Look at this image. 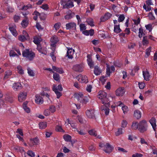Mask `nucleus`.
Masks as SVG:
<instances>
[{"label":"nucleus","mask_w":157,"mask_h":157,"mask_svg":"<svg viewBox=\"0 0 157 157\" xmlns=\"http://www.w3.org/2000/svg\"><path fill=\"white\" fill-rule=\"evenodd\" d=\"M39 126L40 129H44L47 127V123L46 122H41L39 123Z\"/></svg>","instance_id":"obj_33"},{"label":"nucleus","mask_w":157,"mask_h":157,"mask_svg":"<svg viewBox=\"0 0 157 157\" xmlns=\"http://www.w3.org/2000/svg\"><path fill=\"white\" fill-rule=\"evenodd\" d=\"M60 3L64 8L69 9L74 6L73 2L71 0H62Z\"/></svg>","instance_id":"obj_5"},{"label":"nucleus","mask_w":157,"mask_h":157,"mask_svg":"<svg viewBox=\"0 0 157 157\" xmlns=\"http://www.w3.org/2000/svg\"><path fill=\"white\" fill-rule=\"evenodd\" d=\"M27 154L31 157H34L35 156V153L31 150H29Z\"/></svg>","instance_id":"obj_57"},{"label":"nucleus","mask_w":157,"mask_h":157,"mask_svg":"<svg viewBox=\"0 0 157 157\" xmlns=\"http://www.w3.org/2000/svg\"><path fill=\"white\" fill-rule=\"evenodd\" d=\"M66 28L67 30L75 29L76 28V24L74 22H69L66 24Z\"/></svg>","instance_id":"obj_13"},{"label":"nucleus","mask_w":157,"mask_h":157,"mask_svg":"<svg viewBox=\"0 0 157 157\" xmlns=\"http://www.w3.org/2000/svg\"><path fill=\"white\" fill-rule=\"evenodd\" d=\"M27 102H25L23 103V107L24 110L27 113H29L30 112V109L26 106Z\"/></svg>","instance_id":"obj_35"},{"label":"nucleus","mask_w":157,"mask_h":157,"mask_svg":"<svg viewBox=\"0 0 157 157\" xmlns=\"http://www.w3.org/2000/svg\"><path fill=\"white\" fill-rule=\"evenodd\" d=\"M73 69L76 71L81 72L83 71V67L82 65L76 64L73 66Z\"/></svg>","instance_id":"obj_12"},{"label":"nucleus","mask_w":157,"mask_h":157,"mask_svg":"<svg viewBox=\"0 0 157 157\" xmlns=\"http://www.w3.org/2000/svg\"><path fill=\"white\" fill-rule=\"evenodd\" d=\"M56 131L58 132H64V131L62 129V127L60 126L57 125L56 128Z\"/></svg>","instance_id":"obj_59"},{"label":"nucleus","mask_w":157,"mask_h":157,"mask_svg":"<svg viewBox=\"0 0 157 157\" xmlns=\"http://www.w3.org/2000/svg\"><path fill=\"white\" fill-rule=\"evenodd\" d=\"M63 90V88L61 85H59L58 86L56 85H54L53 86L52 90L55 92H56L61 91Z\"/></svg>","instance_id":"obj_25"},{"label":"nucleus","mask_w":157,"mask_h":157,"mask_svg":"<svg viewBox=\"0 0 157 157\" xmlns=\"http://www.w3.org/2000/svg\"><path fill=\"white\" fill-rule=\"evenodd\" d=\"M149 19L150 20L153 21L155 19V17L152 13H149L147 16Z\"/></svg>","instance_id":"obj_47"},{"label":"nucleus","mask_w":157,"mask_h":157,"mask_svg":"<svg viewBox=\"0 0 157 157\" xmlns=\"http://www.w3.org/2000/svg\"><path fill=\"white\" fill-rule=\"evenodd\" d=\"M125 93L123 87H119L116 91V93L117 96H122Z\"/></svg>","instance_id":"obj_20"},{"label":"nucleus","mask_w":157,"mask_h":157,"mask_svg":"<svg viewBox=\"0 0 157 157\" xmlns=\"http://www.w3.org/2000/svg\"><path fill=\"white\" fill-rule=\"evenodd\" d=\"M151 49V47H149L148 48L146 49V54L147 55V56H148L150 55Z\"/></svg>","instance_id":"obj_64"},{"label":"nucleus","mask_w":157,"mask_h":157,"mask_svg":"<svg viewBox=\"0 0 157 157\" xmlns=\"http://www.w3.org/2000/svg\"><path fill=\"white\" fill-rule=\"evenodd\" d=\"M50 40V41L52 43L51 44V48L54 49L56 47V44L59 40L58 38L56 36L54 35L51 37Z\"/></svg>","instance_id":"obj_8"},{"label":"nucleus","mask_w":157,"mask_h":157,"mask_svg":"<svg viewBox=\"0 0 157 157\" xmlns=\"http://www.w3.org/2000/svg\"><path fill=\"white\" fill-rule=\"evenodd\" d=\"M76 79L79 82L81 83L88 82L87 77L85 75L82 76L81 75H79L76 77Z\"/></svg>","instance_id":"obj_10"},{"label":"nucleus","mask_w":157,"mask_h":157,"mask_svg":"<svg viewBox=\"0 0 157 157\" xmlns=\"http://www.w3.org/2000/svg\"><path fill=\"white\" fill-rule=\"evenodd\" d=\"M87 61L88 64L90 68H93L94 66V62L91 58V56L90 55H88L87 56Z\"/></svg>","instance_id":"obj_22"},{"label":"nucleus","mask_w":157,"mask_h":157,"mask_svg":"<svg viewBox=\"0 0 157 157\" xmlns=\"http://www.w3.org/2000/svg\"><path fill=\"white\" fill-rule=\"evenodd\" d=\"M139 35L138 36L140 38H141L143 36V35L144 34L143 33V30L142 28L140 27L139 29Z\"/></svg>","instance_id":"obj_46"},{"label":"nucleus","mask_w":157,"mask_h":157,"mask_svg":"<svg viewBox=\"0 0 157 157\" xmlns=\"http://www.w3.org/2000/svg\"><path fill=\"white\" fill-rule=\"evenodd\" d=\"M17 71L19 74L21 75L24 74V70L21 66L20 65L18 66L17 67Z\"/></svg>","instance_id":"obj_37"},{"label":"nucleus","mask_w":157,"mask_h":157,"mask_svg":"<svg viewBox=\"0 0 157 157\" xmlns=\"http://www.w3.org/2000/svg\"><path fill=\"white\" fill-rule=\"evenodd\" d=\"M52 52L50 53V56H51L52 60L54 61H55L56 60V57L55 56L56 52L55 51V48L54 49H51Z\"/></svg>","instance_id":"obj_29"},{"label":"nucleus","mask_w":157,"mask_h":157,"mask_svg":"<svg viewBox=\"0 0 157 157\" xmlns=\"http://www.w3.org/2000/svg\"><path fill=\"white\" fill-rule=\"evenodd\" d=\"M138 25H133L132 28V31L135 33H136L139 29Z\"/></svg>","instance_id":"obj_49"},{"label":"nucleus","mask_w":157,"mask_h":157,"mask_svg":"<svg viewBox=\"0 0 157 157\" xmlns=\"http://www.w3.org/2000/svg\"><path fill=\"white\" fill-rule=\"evenodd\" d=\"M101 72V70L99 67L97 66H95L94 67V73L96 75H99Z\"/></svg>","instance_id":"obj_31"},{"label":"nucleus","mask_w":157,"mask_h":157,"mask_svg":"<svg viewBox=\"0 0 157 157\" xmlns=\"http://www.w3.org/2000/svg\"><path fill=\"white\" fill-rule=\"evenodd\" d=\"M74 51V50L72 48H68L66 56L68 57V58L72 59L73 58Z\"/></svg>","instance_id":"obj_17"},{"label":"nucleus","mask_w":157,"mask_h":157,"mask_svg":"<svg viewBox=\"0 0 157 157\" xmlns=\"http://www.w3.org/2000/svg\"><path fill=\"white\" fill-rule=\"evenodd\" d=\"M28 24V21L27 20H24L22 21L21 23V25L23 27H26Z\"/></svg>","instance_id":"obj_50"},{"label":"nucleus","mask_w":157,"mask_h":157,"mask_svg":"<svg viewBox=\"0 0 157 157\" xmlns=\"http://www.w3.org/2000/svg\"><path fill=\"white\" fill-rule=\"evenodd\" d=\"M132 129L136 130L139 127V124H138L137 122H133L132 125Z\"/></svg>","instance_id":"obj_44"},{"label":"nucleus","mask_w":157,"mask_h":157,"mask_svg":"<svg viewBox=\"0 0 157 157\" xmlns=\"http://www.w3.org/2000/svg\"><path fill=\"white\" fill-rule=\"evenodd\" d=\"M41 40V38L40 37L36 36L34 38L33 42L35 44L38 45L40 44H39Z\"/></svg>","instance_id":"obj_32"},{"label":"nucleus","mask_w":157,"mask_h":157,"mask_svg":"<svg viewBox=\"0 0 157 157\" xmlns=\"http://www.w3.org/2000/svg\"><path fill=\"white\" fill-rule=\"evenodd\" d=\"M114 31L116 33H119L121 31V30L120 28L119 24L114 25Z\"/></svg>","instance_id":"obj_39"},{"label":"nucleus","mask_w":157,"mask_h":157,"mask_svg":"<svg viewBox=\"0 0 157 157\" xmlns=\"http://www.w3.org/2000/svg\"><path fill=\"white\" fill-rule=\"evenodd\" d=\"M147 124L146 121L143 120L140 122L139 124L138 130L141 132H144L147 130Z\"/></svg>","instance_id":"obj_6"},{"label":"nucleus","mask_w":157,"mask_h":157,"mask_svg":"<svg viewBox=\"0 0 157 157\" xmlns=\"http://www.w3.org/2000/svg\"><path fill=\"white\" fill-rule=\"evenodd\" d=\"M121 127L124 128L127 127L128 124L127 121L125 120H123L121 122Z\"/></svg>","instance_id":"obj_45"},{"label":"nucleus","mask_w":157,"mask_h":157,"mask_svg":"<svg viewBox=\"0 0 157 157\" xmlns=\"http://www.w3.org/2000/svg\"><path fill=\"white\" fill-rule=\"evenodd\" d=\"M12 75V72L11 71L8 70L5 72V74L4 76V78H8L9 76Z\"/></svg>","instance_id":"obj_43"},{"label":"nucleus","mask_w":157,"mask_h":157,"mask_svg":"<svg viewBox=\"0 0 157 157\" xmlns=\"http://www.w3.org/2000/svg\"><path fill=\"white\" fill-rule=\"evenodd\" d=\"M89 133L90 135L92 136H97V133L94 130H91L89 131Z\"/></svg>","instance_id":"obj_62"},{"label":"nucleus","mask_w":157,"mask_h":157,"mask_svg":"<svg viewBox=\"0 0 157 157\" xmlns=\"http://www.w3.org/2000/svg\"><path fill=\"white\" fill-rule=\"evenodd\" d=\"M28 73L29 76L31 77H33L35 75V74L33 71L29 67L27 68Z\"/></svg>","instance_id":"obj_41"},{"label":"nucleus","mask_w":157,"mask_h":157,"mask_svg":"<svg viewBox=\"0 0 157 157\" xmlns=\"http://www.w3.org/2000/svg\"><path fill=\"white\" fill-rule=\"evenodd\" d=\"M52 68L53 70L55 71L59 72L60 74H62L64 72L63 70L61 68L57 67L55 66H53L52 67Z\"/></svg>","instance_id":"obj_34"},{"label":"nucleus","mask_w":157,"mask_h":157,"mask_svg":"<svg viewBox=\"0 0 157 157\" xmlns=\"http://www.w3.org/2000/svg\"><path fill=\"white\" fill-rule=\"evenodd\" d=\"M135 46V43H130L127 45L128 48L130 49H133Z\"/></svg>","instance_id":"obj_55"},{"label":"nucleus","mask_w":157,"mask_h":157,"mask_svg":"<svg viewBox=\"0 0 157 157\" xmlns=\"http://www.w3.org/2000/svg\"><path fill=\"white\" fill-rule=\"evenodd\" d=\"M121 107L123 113L124 114L127 113L129 110L128 107L127 106L125 105L124 104L122 106H121Z\"/></svg>","instance_id":"obj_36"},{"label":"nucleus","mask_w":157,"mask_h":157,"mask_svg":"<svg viewBox=\"0 0 157 157\" xmlns=\"http://www.w3.org/2000/svg\"><path fill=\"white\" fill-rule=\"evenodd\" d=\"M94 111L93 109H90L87 110L86 114L87 117L89 118L94 119L95 118L94 114Z\"/></svg>","instance_id":"obj_11"},{"label":"nucleus","mask_w":157,"mask_h":157,"mask_svg":"<svg viewBox=\"0 0 157 157\" xmlns=\"http://www.w3.org/2000/svg\"><path fill=\"white\" fill-rule=\"evenodd\" d=\"M67 14L65 16L64 18L66 20H68L72 17L73 13H71V10H69L67 12Z\"/></svg>","instance_id":"obj_30"},{"label":"nucleus","mask_w":157,"mask_h":157,"mask_svg":"<svg viewBox=\"0 0 157 157\" xmlns=\"http://www.w3.org/2000/svg\"><path fill=\"white\" fill-rule=\"evenodd\" d=\"M99 146L107 153H110L113 149V147L109 143H106L105 144L103 143H100Z\"/></svg>","instance_id":"obj_4"},{"label":"nucleus","mask_w":157,"mask_h":157,"mask_svg":"<svg viewBox=\"0 0 157 157\" xmlns=\"http://www.w3.org/2000/svg\"><path fill=\"white\" fill-rule=\"evenodd\" d=\"M68 124H70L71 127L74 129V131H76L77 130V128H76V126L75 125V124L72 122H70L69 119H67L66 121H65V124L66 125H68Z\"/></svg>","instance_id":"obj_23"},{"label":"nucleus","mask_w":157,"mask_h":157,"mask_svg":"<svg viewBox=\"0 0 157 157\" xmlns=\"http://www.w3.org/2000/svg\"><path fill=\"white\" fill-rule=\"evenodd\" d=\"M63 138L66 141H70L71 140V136L69 135H64Z\"/></svg>","instance_id":"obj_51"},{"label":"nucleus","mask_w":157,"mask_h":157,"mask_svg":"<svg viewBox=\"0 0 157 157\" xmlns=\"http://www.w3.org/2000/svg\"><path fill=\"white\" fill-rule=\"evenodd\" d=\"M37 50L42 54H44L45 55L47 54L46 52V48L43 49L42 48L40 44L37 45Z\"/></svg>","instance_id":"obj_24"},{"label":"nucleus","mask_w":157,"mask_h":157,"mask_svg":"<svg viewBox=\"0 0 157 157\" xmlns=\"http://www.w3.org/2000/svg\"><path fill=\"white\" fill-rule=\"evenodd\" d=\"M39 143V140L38 139L36 138H34L33 139H30L29 144L31 147H33L34 145H36Z\"/></svg>","instance_id":"obj_15"},{"label":"nucleus","mask_w":157,"mask_h":157,"mask_svg":"<svg viewBox=\"0 0 157 157\" xmlns=\"http://www.w3.org/2000/svg\"><path fill=\"white\" fill-rule=\"evenodd\" d=\"M146 4L144 3L143 8L146 12L149 11L151 10L150 6L153 5L152 0H147L146 1Z\"/></svg>","instance_id":"obj_7"},{"label":"nucleus","mask_w":157,"mask_h":157,"mask_svg":"<svg viewBox=\"0 0 157 157\" xmlns=\"http://www.w3.org/2000/svg\"><path fill=\"white\" fill-rule=\"evenodd\" d=\"M60 26L61 23L60 22H58L55 24L54 27L56 30H57L60 28Z\"/></svg>","instance_id":"obj_61"},{"label":"nucleus","mask_w":157,"mask_h":157,"mask_svg":"<svg viewBox=\"0 0 157 157\" xmlns=\"http://www.w3.org/2000/svg\"><path fill=\"white\" fill-rule=\"evenodd\" d=\"M18 40L21 42L24 41L27 39L22 35H19L18 37Z\"/></svg>","instance_id":"obj_53"},{"label":"nucleus","mask_w":157,"mask_h":157,"mask_svg":"<svg viewBox=\"0 0 157 157\" xmlns=\"http://www.w3.org/2000/svg\"><path fill=\"white\" fill-rule=\"evenodd\" d=\"M27 94L25 92H20L18 95V100L19 102H22L25 100Z\"/></svg>","instance_id":"obj_9"},{"label":"nucleus","mask_w":157,"mask_h":157,"mask_svg":"<svg viewBox=\"0 0 157 157\" xmlns=\"http://www.w3.org/2000/svg\"><path fill=\"white\" fill-rule=\"evenodd\" d=\"M22 86L21 83L20 82L14 83L13 86L12 88L15 91H17L22 88Z\"/></svg>","instance_id":"obj_18"},{"label":"nucleus","mask_w":157,"mask_h":157,"mask_svg":"<svg viewBox=\"0 0 157 157\" xmlns=\"http://www.w3.org/2000/svg\"><path fill=\"white\" fill-rule=\"evenodd\" d=\"M125 19V17L123 14L120 15L118 19V21L119 22H121L123 21Z\"/></svg>","instance_id":"obj_52"},{"label":"nucleus","mask_w":157,"mask_h":157,"mask_svg":"<svg viewBox=\"0 0 157 157\" xmlns=\"http://www.w3.org/2000/svg\"><path fill=\"white\" fill-rule=\"evenodd\" d=\"M123 133V129L121 128H118L117 131L115 133V135L116 136H119Z\"/></svg>","instance_id":"obj_42"},{"label":"nucleus","mask_w":157,"mask_h":157,"mask_svg":"<svg viewBox=\"0 0 157 157\" xmlns=\"http://www.w3.org/2000/svg\"><path fill=\"white\" fill-rule=\"evenodd\" d=\"M53 73V78L56 81H59L60 78L59 75L56 73Z\"/></svg>","instance_id":"obj_48"},{"label":"nucleus","mask_w":157,"mask_h":157,"mask_svg":"<svg viewBox=\"0 0 157 157\" xmlns=\"http://www.w3.org/2000/svg\"><path fill=\"white\" fill-rule=\"evenodd\" d=\"M143 75L145 80L146 81H147L149 80V78L150 77V75H149L148 71H143Z\"/></svg>","instance_id":"obj_26"},{"label":"nucleus","mask_w":157,"mask_h":157,"mask_svg":"<svg viewBox=\"0 0 157 157\" xmlns=\"http://www.w3.org/2000/svg\"><path fill=\"white\" fill-rule=\"evenodd\" d=\"M40 8L45 10L47 11L49 9V6L48 4H44L41 6Z\"/></svg>","instance_id":"obj_58"},{"label":"nucleus","mask_w":157,"mask_h":157,"mask_svg":"<svg viewBox=\"0 0 157 157\" xmlns=\"http://www.w3.org/2000/svg\"><path fill=\"white\" fill-rule=\"evenodd\" d=\"M141 112L138 110H136L134 112V117L137 119H139L141 117Z\"/></svg>","instance_id":"obj_28"},{"label":"nucleus","mask_w":157,"mask_h":157,"mask_svg":"<svg viewBox=\"0 0 157 157\" xmlns=\"http://www.w3.org/2000/svg\"><path fill=\"white\" fill-rule=\"evenodd\" d=\"M109 106H108L106 105H104L102 106L101 107V110H104L105 112V114L106 115H108L109 113V109L108 107Z\"/></svg>","instance_id":"obj_19"},{"label":"nucleus","mask_w":157,"mask_h":157,"mask_svg":"<svg viewBox=\"0 0 157 157\" xmlns=\"http://www.w3.org/2000/svg\"><path fill=\"white\" fill-rule=\"evenodd\" d=\"M142 43L144 45H147L148 44L149 41L147 40V36H145L143 37Z\"/></svg>","instance_id":"obj_38"},{"label":"nucleus","mask_w":157,"mask_h":157,"mask_svg":"<svg viewBox=\"0 0 157 157\" xmlns=\"http://www.w3.org/2000/svg\"><path fill=\"white\" fill-rule=\"evenodd\" d=\"M145 27L146 29L149 30V32L151 31L152 29V25L151 24H149L145 25Z\"/></svg>","instance_id":"obj_60"},{"label":"nucleus","mask_w":157,"mask_h":157,"mask_svg":"<svg viewBox=\"0 0 157 157\" xmlns=\"http://www.w3.org/2000/svg\"><path fill=\"white\" fill-rule=\"evenodd\" d=\"M107 93L103 91H100L98 92V97L101 100V103L104 105H106L108 106L110 105V101L109 98H111L113 99V97L111 94H109L107 97Z\"/></svg>","instance_id":"obj_1"},{"label":"nucleus","mask_w":157,"mask_h":157,"mask_svg":"<svg viewBox=\"0 0 157 157\" xmlns=\"http://www.w3.org/2000/svg\"><path fill=\"white\" fill-rule=\"evenodd\" d=\"M23 57H25L30 60H32L35 57V54L31 51L26 49L24 50L22 53Z\"/></svg>","instance_id":"obj_3"},{"label":"nucleus","mask_w":157,"mask_h":157,"mask_svg":"<svg viewBox=\"0 0 157 157\" xmlns=\"http://www.w3.org/2000/svg\"><path fill=\"white\" fill-rule=\"evenodd\" d=\"M149 122L152 127L153 129L155 130L156 128V120L154 117H152L149 121Z\"/></svg>","instance_id":"obj_27"},{"label":"nucleus","mask_w":157,"mask_h":157,"mask_svg":"<svg viewBox=\"0 0 157 157\" xmlns=\"http://www.w3.org/2000/svg\"><path fill=\"white\" fill-rule=\"evenodd\" d=\"M35 102L38 104H42L44 102L43 98L40 95H36L35 96Z\"/></svg>","instance_id":"obj_16"},{"label":"nucleus","mask_w":157,"mask_h":157,"mask_svg":"<svg viewBox=\"0 0 157 157\" xmlns=\"http://www.w3.org/2000/svg\"><path fill=\"white\" fill-rule=\"evenodd\" d=\"M75 96L78 101L82 104H86L89 101V97L84 96L82 93L76 94H75Z\"/></svg>","instance_id":"obj_2"},{"label":"nucleus","mask_w":157,"mask_h":157,"mask_svg":"<svg viewBox=\"0 0 157 157\" xmlns=\"http://www.w3.org/2000/svg\"><path fill=\"white\" fill-rule=\"evenodd\" d=\"M49 109L50 111V113H53L56 111V108L54 106L51 105L49 108Z\"/></svg>","instance_id":"obj_56"},{"label":"nucleus","mask_w":157,"mask_h":157,"mask_svg":"<svg viewBox=\"0 0 157 157\" xmlns=\"http://www.w3.org/2000/svg\"><path fill=\"white\" fill-rule=\"evenodd\" d=\"M16 26L14 25L12 26H10L9 28L10 31L11 32L12 35L15 37L17 35V33L16 29Z\"/></svg>","instance_id":"obj_21"},{"label":"nucleus","mask_w":157,"mask_h":157,"mask_svg":"<svg viewBox=\"0 0 157 157\" xmlns=\"http://www.w3.org/2000/svg\"><path fill=\"white\" fill-rule=\"evenodd\" d=\"M86 22L88 24L91 26H94L93 20L92 18H89L87 19L86 20Z\"/></svg>","instance_id":"obj_40"},{"label":"nucleus","mask_w":157,"mask_h":157,"mask_svg":"<svg viewBox=\"0 0 157 157\" xmlns=\"http://www.w3.org/2000/svg\"><path fill=\"white\" fill-rule=\"evenodd\" d=\"M9 55L10 57H14L17 56V55L13 50H11L9 52Z\"/></svg>","instance_id":"obj_54"},{"label":"nucleus","mask_w":157,"mask_h":157,"mask_svg":"<svg viewBox=\"0 0 157 157\" xmlns=\"http://www.w3.org/2000/svg\"><path fill=\"white\" fill-rule=\"evenodd\" d=\"M44 114L46 116H48L50 114V112L49 109H46L44 110Z\"/></svg>","instance_id":"obj_63"},{"label":"nucleus","mask_w":157,"mask_h":157,"mask_svg":"<svg viewBox=\"0 0 157 157\" xmlns=\"http://www.w3.org/2000/svg\"><path fill=\"white\" fill-rule=\"evenodd\" d=\"M106 76H109L111 74V71H110V69L111 70V72L113 71H114L115 70V68L114 66H112L110 68L109 67V65L107 64H106Z\"/></svg>","instance_id":"obj_14"}]
</instances>
